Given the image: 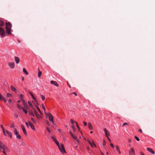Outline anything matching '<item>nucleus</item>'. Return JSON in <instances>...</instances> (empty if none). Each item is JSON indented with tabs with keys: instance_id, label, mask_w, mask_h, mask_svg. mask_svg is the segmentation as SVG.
<instances>
[{
	"instance_id": "nucleus-1",
	"label": "nucleus",
	"mask_w": 155,
	"mask_h": 155,
	"mask_svg": "<svg viewBox=\"0 0 155 155\" xmlns=\"http://www.w3.org/2000/svg\"><path fill=\"white\" fill-rule=\"evenodd\" d=\"M0 151H2L5 155H7L6 152L9 153L10 150L4 144L0 141Z\"/></svg>"
},
{
	"instance_id": "nucleus-2",
	"label": "nucleus",
	"mask_w": 155,
	"mask_h": 155,
	"mask_svg": "<svg viewBox=\"0 0 155 155\" xmlns=\"http://www.w3.org/2000/svg\"><path fill=\"white\" fill-rule=\"evenodd\" d=\"M6 32L8 35L11 34L12 25L9 22H5Z\"/></svg>"
},
{
	"instance_id": "nucleus-3",
	"label": "nucleus",
	"mask_w": 155,
	"mask_h": 155,
	"mask_svg": "<svg viewBox=\"0 0 155 155\" xmlns=\"http://www.w3.org/2000/svg\"><path fill=\"white\" fill-rule=\"evenodd\" d=\"M58 147L62 153H66L64 145L63 144L61 143L60 145L58 146Z\"/></svg>"
},
{
	"instance_id": "nucleus-4",
	"label": "nucleus",
	"mask_w": 155,
	"mask_h": 155,
	"mask_svg": "<svg viewBox=\"0 0 155 155\" xmlns=\"http://www.w3.org/2000/svg\"><path fill=\"white\" fill-rule=\"evenodd\" d=\"M5 32L3 28L0 27V36L1 38H3L5 36Z\"/></svg>"
},
{
	"instance_id": "nucleus-5",
	"label": "nucleus",
	"mask_w": 155,
	"mask_h": 155,
	"mask_svg": "<svg viewBox=\"0 0 155 155\" xmlns=\"http://www.w3.org/2000/svg\"><path fill=\"white\" fill-rule=\"evenodd\" d=\"M47 114L48 116L49 121L52 122L53 124L54 125L53 120V117L52 115L50 113Z\"/></svg>"
},
{
	"instance_id": "nucleus-6",
	"label": "nucleus",
	"mask_w": 155,
	"mask_h": 155,
	"mask_svg": "<svg viewBox=\"0 0 155 155\" xmlns=\"http://www.w3.org/2000/svg\"><path fill=\"white\" fill-rule=\"evenodd\" d=\"M87 141L92 148L96 147V146L93 141H91L90 140L88 139L87 140Z\"/></svg>"
},
{
	"instance_id": "nucleus-7",
	"label": "nucleus",
	"mask_w": 155,
	"mask_h": 155,
	"mask_svg": "<svg viewBox=\"0 0 155 155\" xmlns=\"http://www.w3.org/2000/svg\"><path fill=\"white\" fill-rule=\"evenodd\" d=\"M14 133L16 135L17 138L19 139H21V137L20 135L19 134V132L17 131V130L15 128L14 129Z\"/></svg>"
},
{
	"instance_id": "nucleus-8",
	"label": "nucleus",
	"mask_w": 155,
	"mask_h": 155,
	"mask_svg": "<svg viewBox=\"0 0 155 155\" xmlns=\"http://www.w3.org/2000/svg\"><path fill=\"white\" fill-rule=\"evenodd\" d=\"M8 65L11 69H13L15 67V63L14 62H9L8 63Z\"/></svg>"
},
{
	"instance_id": "nucleus-9",
	"label": "nucleus",
	"mask_w": 155,
	"mask_h": 155,
	"mask_svg": "<svg viewBox=\"0 0 155 155\" xmlns=\"http://www.w3.org/2000/svg\"><path fill=\"white\" fill-rule=\"evenodd\" d=\"M130 151L129 152V154L131 155H135V153L134 150L132 147H130Z\"/></svg>"
},
{
	"instance_id": "nucleus-10",
	"label": "nucleus",
	"mask_w": 155,
	"mask_h": 155,
	"mask_svg": "<svg viewBox=\"0 0 155 155\" xmlns=\"http://www.w3.org/2000/svg\"><path fill=\"white\" fill-rule=\"evenodd\" d=\"M50 82L51 84H53L56 86L58 87L59 86L58 84L56 81H50Z\"/></svg>"
},
{
	"instance_id": "nucleus-11",
	"label": "nucleus",
	"mask_w": 155,
	"mask_h": 155,
	"mask_svg": "<svg viewBox=\"0 0 155 155\" xmlns=\"http://www.w3.org/2000/svg\"><path fill=\"white\" fill-rule=\"evenodd\" d=\"M0 99L1 101H3L5 102L6 103L7 101L5 98L2 95H0Z\"/></svg>"
},
{
	"instance_id": "nucleus-12",
	"label": "nucleus",
	"mask_w": 155,
	"mask_h": 155,
	"mask_svg": "<svg viewBox=\"0 0 155 155\" xmlns=\"http://www.w3.org/2000/svg\"><path fill=\"white\" fill-rule=\"evenodd\" d=\"M147 150L152 154H154L155 153L154 151L153 150L150 148H147Z\"/></svg>"
},
{
	"instance_id": "nucleus-13",
	"label": "nucleus",
	"mask_w": 155,
	"mask_h": 155,
	"mask_svg": "<svg viewBox=\"0 0 155 155\" xmlns=\"http://www.w3.org/2000/svg\"><path fill=\"white\" fill-rule=\"evenodd\" d=\"M104 131L105 132V135L107 137L110 136V134L109 132H108V131L106 129H104Z\"/></svg>"
},
{
	"instance_id": "nucleus-14",
	"label": "nucleus",
	"mask_w": 155,
	"mask_h": 155,
	"mask_svg": "<svg viewBox=\"0 0 155 155\" xmlns=\"http://www.w3.org/2000/svg\"><path fill=\"white\" fill-rule=\"evenodd\" d=\"M15 61L16 64H18L19 63V58L18 57H15Z\"/></svg>"
},
{
	"instance_id": "nucleus-15",
	"label": "nucleus",
	"mask_w": 155,
	"mask_h": 155,
	"mask_svg": "<svg viewBox=\"0 0 155 155\" xmlns=\"http://www.w3.org/2000/svg\"><path fill=\"white\" fill-rule=\"evenodd\" d=\"M72 137L73 138L74 140H75L76 141H77V142L78 143H80V141H79V140H78V138H77V137H76V136H74V135H73L72 136Z\"/></svg>"
},
{
	"instance_id": "nucleus-16",
	"label": "nucleus",
	"mask_w": 155,
	"mask_h": 155,
	"mask_svg": "<svg viewBox=\"0 0 155 155\" xmlns=\"http://www.w3.org/2000/svg\"><path fill=\"white\" fill-rule=\"evenodd\" d=\"M29 125L31 127V129L34 130H35V126L32 123H31L29 122Z\"/></svg>"
},
{
	"instance_id": "nucleus-17",
	"label": "nucleus",
	"mask_w": 155,
	"mask_h": 155,
	"mask_svg": "<svg viewBox=\"0 0 155 155\" xmlns=\"http://www.w3.org/2000/svg\"><path fill=\"white\" fill-rule=\"evenodd\" d=\"M10 87L12 91L17 93V90L14 86H11Z\"/></svg>"
},
{
	"instance_id": "nucleus-18",
	"label": "nucleus",
	"mask_w": 155,
	"mask_h": 155,
	"mask_svg": "<svg viewBox=\"0 0 155 155\" xmlns=\"http://www.w3.org/2000/svg\"><path fill=\"white\" fill-rule=\"evenodd\" d=\"M88 126L89 128V129L90 130H93V127H92V126L91 124V123H88Z\"/></svg>"
},
{
	"instance_id": "nucleus-19",
	"label": "nucleus",
	"mask_w": 155,
	"mask_h": 155,
	"mask_svg": "<svg viewBox=\"0 0 155 155\" xmlns=\"http://www.w3.org/2000/svg\"><path fill=\"white\" fill-rule=\"evenodd\" d=\"M4 25L5 24L4 21L1 19H0V26H4Z\"/></svg>"
},
{
	"instance_id": "nucleus-20",
	"label": "nucleus",
	"mask_w": 155,
	"mask_h": 155,
	"mask_svg": "<svg viewBox=\"0 0 155 155\" xmlns=\"http://www.w3.org/2000/svg\"><path fill=\"white\" fill-rule=\"evenodd\" d=\"M23 72L25 73V74L27 75L28 74V72L27 71V70H26L25 68H23Z\"/></svg>"
},
{
	"instance_id": "nucleus-21",
	"label": "nucleus",
	"mask_w": 155,
	"mask_h": 155,
	"mask_svg": "<svg viewBox=\"0 0 155 155\" xmlns=\"http://www.w3.org/2000/svg\"><path fill=\"white\" fill-rule=\"evenodd\" d=\"M6 132L8 134V135L10 136L11 138H12V133L11 132L7 131L6 130Z\"/></svg>"
},
{
	"instance_id": "nucleus-22",
	"label": "nucleus",
	"mask_w": 155,
	"mask_h": 155,
	"mask_svg": "<svg viewBox=\"0 0 155 155\" xmlns=\"http://www.w3.org/2000/svg\"><path fill=\"white\" fill-rule=\"evenodd\" d=\"M7 97H12V95L10 93H7L6 94Z\"/></svg>"
},
{
	"instance_id": "nucleus-23",
	"label": "nucleus",
	"mask_w": 155,
	"mask_h": 155,
	"mask_svg": "<svg viewBox=\"0 0 155 155\" xmlns=\"http://www.w3.org/2000/svg\"><path fill=\"white\" fill-rule=\"evenodd\" d=\"M24 96L23 94H21L20 95V99L21 101V100H24Z\"/></svg>"
},
{
	"instance_id": "nucleus-24",
	"label": "nucleus",
	"mask_w": 155,
	"mask_h": 155,
	"mask_svg": "<svg viewBox=\"0 0 155 155\" xmlns=\"http://www.w3.org/2000/svg\"><path fill=\"white\" fill-rule=\"evenodd\" d=\"M22 130L23 131V133L25 135H27V131L25 129V128L23 129Z\"/></svg>"
},
{
	"instance_id": "nucleus-25",
	"label": "nucleus",
	"mask_w": 155,
	"mask_h": 155,
	"mask_svg": "<svg viewBox=\"0 0 155 155\" xmlns=\"http://www.w3.org/2000/svg\"><path fill=\"white\" fill-rule=\"evenodd\" d=\"M116 147L117 150L118 151L119 153L120 154L121 153V152L119 148V147L117 146H116Z\"/></svg>"
},
{
	"instance_id": "nucleus-26",
	"label": "nucleus",
	"mask_w": 155,
	"mask_h": 155,
	"mask_svg": "<svg viewBox=\"0 0 155 155\" xmlns=\"http://www.w3.org/2000/svg\"><path fill=\"white\" fill-rule=\"evenodd\" d=\"M21 101H22L23 104L24 105L25 107V106H27L26 103L24 99L22 100H21Z\"/></svg>"
},
{
	"instance_id": "nucleus-27",
	"label": "nucleus",
	"mask_w": 155,
	"mask_h": 155,
	"mask_svg": "<svg viewBox=\"0 0 155 155\" xmlns=\"http://www.w3.org/2000/svg\"><path fill=\"white\" fill-rule=\"evenodd\" d=\"M34 112L35 113V114L36 116L37 117H38L39 116V115L38 114V113H37V111H36V110H34Z\"/></svg>"
},
{
	"instance_id": "nucleus-28",
	"label": "nucleus",
	"mask_w": 155,
	"mask_h": 155,
	"mask_svg": "<svg viewBox=\"0 0 155 155\" xmlns=\"http://www.w3.org/2000/svg\"><path fill=\"white\" fill-rule=\"evenodd\" d=\"M41 74H42V72L40 71H39V72H38V76L39 78H40V76Z\"/></svg>"
},
{
	"instance_id": "nucleus-29",
	"label": "nucleus",
	"mask_w": 155,
	"mask_h": 155,
	"mask_svg": "<svg viewBox=\"0 0 155 155\" xmlns=\"http://www.w3.org/2000/svg\"><path fill=\"white\" fill-rule=\"evenodd\" d=\"M28 104L30 106L31 108H32L33 107V106L32 105V104L31 103L30 101H28Z\"/></svg>"
},
{
	"instance_id": "nucleus-30",
	"label": "nucleus",
	"mask_w": 155,
	"mask_h": 155,
	"mask_svg": "<svg viewBox=\"0 0 155 155\" xmlns=\"http://www.w3.org/2000/svg\"><path fill=\"white\" fill-rule=\"evenodd\" d=\"M54 142H55V143L58 146L60 145L59 142L57 140H55Z\"/></svg>"
},
{
	"instance_id": "nucleus-31",
	"label": "nucleus",
	"mask_w": 155,
	"mask_h": 155,
	"mask_svg": "<svg viewBox=\"0 0 155 155\" xmlns=\"http://www.w3.org/2000/svg\"><path fill=\"white\" fill-rule=\"evenodd\" d=\"M41 97L42 98V100L43 101H44L45 99V96L44 95H41Z\"/></svg>"
},
{
	"instance_id": "nucleus-32",
	"label": "nucleus",
	"mask_w": 155,
	"mask_h": 155,
	"mask_svg": "<svg viewBox=\"0 0 155 155\" xmlns=\"http://www.w3.org/2000/svg\"><path fill=\"white\" fill-rule=\"evenodd\" d=\"M46 130L48 131L49 133H50L51 132V131L48 127H47L46 128Z\"/></svg>"
},
{
	"instance_id": "nucleus-33",
	"label": "nucleus",
	"mask_w": 155,
	"mask_h": 155,
	"mask_svg": "<svg viewBox=\"0 0 155 155\" xmlns=\"http://www.w3.org/2000/svg\"><path fill=\"white\" fill-rule=\"evenodd\" d=\"M41 106H42V108L44 110L45 112V108L44 105L43 104H41Z\"/></svg>"
},
{
	"instance_id": "nucleus-34",
	"label": "nucleus",
	"mask_w": 155,
	"mask_h": 155,
	"mask_svg": "<svg viewBox=\"0 0 155 155\" xmlns=\"http://www.w3.org/2000/svg\"><path fill=\"white\" fill-rule=\"evenodd\" d=\"M23 110L24 111V112L26 113L27 114L28 113V111L24 109V108H22Z\"/></svg>"
},
{
	"instance_id": "nucleus-35",
	"label": "nucleus",
	"mask_w": 155,
	"mask_h": 155,
	"mask_svg": "<svg viewBox=\"0 0 155 155\" xmlns=\"http://www.w3.org/2000/svg\"><path fill=\"white\" fill-rule=\"evenodd\" d=\"M17 106H18V108H19L20 110H21V109H22V108H22L19 105V104H17Z\"/></svg>"
},
{
	"instance_id": "nucleus-36",
	"label": "nucleus",
	"mask_w": 155,
	"mask_h": 155,
	"mask_svg": "<svg viewBox=\"0 0 155 155\" xmlns=\"http://www.w3.org/2000/svg\"><path fill=\"white\" fill-rule=\"evenodd\" d=\"M3 133H4V135L5 136H7L6 133H5V129H3Z\"/></svg>"
},
{
	"instance_id": "nucleus-37",
	"label": "nucleus",
	"mask_w": 155,
	"mask_h": 155,
	"mask_svg": "<svg viewBox=\"0 0 155 155\" xmlns=\"http://www.w3.org/2000/svg\"><path fill=\"white\" fill-rule=\"evenodd\" d=\"M128 124H129L128 123L125 122L123 124L122 126L123 127H124L126 125H128Z\"/></svg>"
},
{
	"instance_id": "nucleus-38",
	"label": "nucleus",
	"mask_w": 155,
	"mask_h": 155,
	"mask_svg": "<svg viewBox=\"0 0 155 155\" xmlns=\"http://www.w3.org/2000/svg\"><path fill=\"white\" fill-rule=\"evenodd\" d=\"M70 121L72 124H74V120L72 119L70 120Z\"/></svg>"
},
{
	"instance_id": "nucleus-39",
	"label": "nucleus",
	"mask_w": 155,
	"mask_h": 155,
	"mask_svg": "<svg viewBox=\"0 0 155 155\" xmlns=\"http://www.w3.org/2000/svg\"><path fill=\"white\" fill-rule=\"evenodd\" d=\"M37 109L39 111V112H40V114H42V113H41V110H40V108H39L38 107H37Z\"/></svg>"
},
{
	"instance_id": "nucleus-40",
	"label": "nucleus",
	"mask_w": 155,
	"mask_h": 155,
	"mask_svg": "<svg viewBox=\"0 0 155 155\" xmlns=\"http://www.w3.org/2000/svg\"><path fill=\"white\" fill-rule=\"evenodd\" d=\"M135 138L137 141H139L140 140L139 139L138 137H136V136L135 137Z\"/></svg>"
},
{
	"instance_id": "nucleus-41",
	"label": "nucleus",
	"mask_w": 155,
	"mask_h": 155,
	"mask_svg": "<svg viewBox=\"0 0 155 155\" xmlns=\"http://www.w3.org/2000/svg\"><path fill=\"white\" fill-rule=\"evenodd\" d=\"M51 138L53 139V141H54L55 140H56V138L54 137H52Z\"/></svg>"
},
{
	"instance_id": "nucleus-42",
	"label": "nucleus",
	"mask_w": 155,
	"mask_h": 155,
	"mask_svg": "<svg viewBox=\"0 0 155 155\" xmlns=\"http://www.w3.org/2000/svg\"><path fill=\"white\" fill-rule=\"evenodd\" d=\"M21 128L22 129V130L23 129H25V127H24V125H23V124H21Z\"/></svg>"
},
{
	"instance_id": "nucleus-43",
	"label": "nucleus",
	"mask_w": 155,
	"mask_h": 155,
	"mask_svg": "<svg viewBox=\"0 0 155 155\" xmlns=\"http://www.w3.org/2000/svg\"><path fill=\"white\" fill-rule=\"evenodd\" d=\"M25 124H26V125L27 126V127L28 128L29 127V123L28 124V122H26L25 123Z\"/></svg>"
},
{
	"instance_id": "nucleus-44",
	"label": "nucleus",
	"mask_w": 155,
	"mask_h": 155,
	"mask_svg": "<svg viewBox=\"0 0 155 155\" xmlns=\"http://www.w3.org/2000/svg\"><path fill=\"white\" fill-rule=\"evenodd\" d=\"M14 127V124H12L10 126V127L11 128H13V127Z\"/></svg>"
},
{
	"instance_id": "nucleus-45",
	"label": "nucleus",
	"mask_w": 155,
	"mask_h": 155,
	"mask_svg": "<svg viewBox=\"0 0 155 155\" xmlns=\"http://www.w3.org/2000/svg\"><path fill=\"white\" fill-rule=\"evenodd\" d=\"M110 146L111 147H112L113 148H114V146L112 143H110Z\"/></svg>"
},
{
	"instance_id": "nucleus-46",
	"label": "nucleus",
	"mask_w": 155,
	"mask_h": 155,
	"mask_svg": "<svg viewBox=\"0 0 155 155\" xmlns=\"http://www.w3.org/2000/svg\"><path fill=\"white\" fill-rule=\"evenodd\" d=\"M74 94L76 96H77V94L75 92H73L71 93V94Z\"/></svg>"
},
{
	"instance_id": "nucleus-47",
	"label": "nucleus",
	"mask_w": 155,
	"mask_h": 155,
	"mask_svg": "<svg viewBox=\"0 0 155 155\" xmlns=\"http://www.w3.org/2000/svg\"><path fill=\"white\" fill-rule=\"evenodd\" d=\"M83 124H84V126H86L87 125V123L86 122H84V121L83 122Z\"/></svg>"
},
{
	"instance_id": "nucleus-48",
	"label": "nucleus",
	"mask_w": 155,
	"mask_h": 155,
	"mask_svg": "<svg viewBox=\"0 0 155 155\" xmlns=\"http://www.w3.org/2000/svg\"><path fill=\"white\" fill-rule=\"evenodd\" d=\"M31 120H32V122H33L35 123V120H34V119L33 118H31Z\"/></svg>"
},
{
	"instance_id": "nucleus-49",
	"label": "nucleus",
	"mask_w": 155,
	"mask_h": 155,
	"mask_svg": "<svg viewBox=\"0 0 155 155\" xmlns=\"http://www.w3.org/2000/svg\"><path fill=\"white\" fill-rule=\"evenodd\" d=\"M46 124L48 126H49L50 125V123H49V122L48 121H47L46 122Z\"/></svg>"
},
{
	"instance_id": "nucleus-50",
	"label": "nucleus",
	"mask_w": 155,
	"mask_h": 155,
	"mask_svg": "<svg viewBox=\"0 0 155 155\" xmlns=\"http://www.w3.org/2000/svg\"><path fill=\"white\" fill-rule=\"evenodd\" d=\"M8 101L11 103H12V100L11 99H9L8 100Z\"/></svg>"
},
{
	"instance_id": "nucleus-51",
	"label": "nucleus",
	"mask_w": 155,
	"mask_h": 155,
	"mask_svg": "<svg viewBox=\"0 0 155 155\" xmlns=\"http://www.w3.org/2000/svg\"><path fill=\"white\" fill-rule=\"evenodd\" d=\"M106 142L104 140L103 141V145L105 146L106 145Z\"/></svg>"
},
{
	"instance_id": "nucleus-52",
	"label": "nucleus",
	"mask_w": 155,
	"mask_h": 155,
	"mask_svg": "<svg viewBox=\"0 0 155 155\" xmlns=\"http://www.w3.org/2000/svg\"><path fill=\"white\" fill-rule=\"evenodd\" d=\"M29 93L31 95V96H32V97L34 96L33 94L31 92H29Z\"/></svg>"
},
{
	"instance_id": "nucleus-53",
	"label": "nucleus",
	"mask_w": 155,
	"mask_h": 155,
	"mask_svg": "<svg viewBox=\"0 0 155 155\" xmlns=\"http://www.w3.org/2000/svg\"><path fill=\"white\" fill-rule=\"evenodd\" d=\"M76 123V124H77V128H78V129L79 130L80 129V127H79V125L77 124V123L76 122H75Z\"/></svg>"
},
{
	"instance_id": "nucleus-54",
	"label": "nucleus",
	"mask_w": 155,
	"mask_h": 155,
	"mask_svg": "<svg viewBox=\"0 0 155 155\" xmlns=\"http://www.w3.org/2000/svg\"><path fill=\"white\" fill-rule=\"evenodd\" d=\"M0 126L1 127V128H2V130H3V129H4L3 125L2 124H1L0 125Z\"/></svg>"
},
{
	"instance_id": "nucleus-55",
	"label": "nucleus",
	"mask_w": 155,
	"mask_h": 155,
	"mask_svg": "<svg viewBox=\"0 0 155 155\" xmlns=\"http://www.w3.org/2000/svg\"><path fill=\"white\" fill-rule=\"evenodd\" d=\"M108 139V140L110 142H111V140L109 138V136H107V137Z\"/></svg>"
},
{
	"instance_id": "nucleus-56",
	"label": "nucleus",
	"mask_w": 155,
	"mask_h": 155,
	"mask_svg": "<svg viewBox=\"0 0 155 155\" xmlns=\"http://www.w3.org/2000/svg\"><path fill=\"white\" fill-rule=\"evenodd\" d=\"M139 131L141 133H143V132H142V130H141V129H139Z\"/></svg>"
},
{
	"instance_id": "nucleus-57",
	"label": "nucleus",
	"mask_w": 155,
	"mask_h": 155,
	"mask_svg": "<svg viewBox=\"0 0 155 155\" xmlns=\"http://www.w3.org/2000/svg\"><path fill=\"white\" fill-rule=\"evenodd\" d=\"M21 78L22 81H24V77L23 76H22Z\"/></svg>"
},
{
	"instance_id": "nucleus-58",
	"label": "nucleus",
	"mask_w": 155,
	"mask_h": 155,
	"mask_svg": "<svg viewBox=\"0 0 155 155\" xmlns=\"http://www.w3.org/2000/svg\"><path fill=\"white\" fill-rule=\"evenodd\" d=\"M68 87L70 88H71V86L68 83Z\"/></svg>"
},
{
	"instance_id": "nucleus-59",
	"label": "nucleus",
	"mask_w": 155,
	"mask_h": 155,
	"mask_svg": "<svg viewBox=\"0 0 155 155\" xmlns=\"http://www.w3.org/2000/svg\"><path fill=\"white\" fill-rule=\"evenodd\" d=\"M15 118H18V116L16 114H15Z\"/></svg>"
},
{
	"instance_id": "nucleus-60",
	"label": "nucleus",
	"mask_w": 155,
	"mask_h": 155,
	"mask_svg": "<svg viewBox=\"0 0 155 155\" xmlns=\"http://www.w3.org/2000/svg\"><path fill=\"white\" fill-rule=\"evenodd\" d=\"M32 97L33 99H34L35 101H36V99L34 96Z\"/></svg>"
},
{
	"instance_id": "nucleus-61",
	"label": "nucleus",
	"mask_w": 155,
	"mask_h": 155,
	"mask_svg": "<svg viewBox=\"0 0 155 155\" xmlns=\"http://www.w3.org/2000/svg\"><path fill=\"white\" fill-rule=\"evenodd\" d=\"M31 116H34V114L33 113H31Z\"/></svg>"
},
{
	"instance_id": "nucleus-62",
	"label": "nucleus",
	"mask_w": 155,
	"mask_h": 155,
	"mask_svg": "<svg viewBox=\"0 0 155 155\" xmlns=\"http://www.w3.org/2000/svg\"><path fill=\"white\" fill-rule=\"evenodd\" d=\"M70 134H71V137H72V136L73 135H74L73 134H72V133L71 132H70Z\"/></svg>"
},
{
	"instance_id": "nucleus-63",
	"label": "nucleus",
	"mask_w": 155,
	"mask_h": 155,
	"mask_svg": "<svg viewBox=\"0 0 155 155\" xmlns=\"http://www.w3.org/2000/svg\"><path fill=\"white\" fill-rule=\"evenodd\" d=\"M58 130L59 131V132H61V130L60 129H58Z\"/></svg>"
},
{
	"instance_id": "nucleus-64",
	"label": "nucleus",
	"mask_w": 155,
	"mask_h": 155,
	"mask_svg": "<svg viewBox=\"0 0 155 155\" xmlns=\"http://www.w3.org/2000/svg\"><path fill=\"white\" fill-rule=\"evenodd\" d=\"M140 155H144V154L143 153H140Z\"/></svg>"
}]
</instances>
